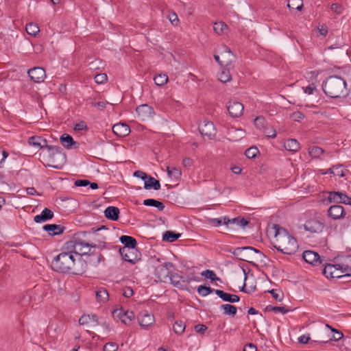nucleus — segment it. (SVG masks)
Returning <instances> with one entry per match:
<instances>
[{
	"instance_id": "nucleus-1",
	"label": "nucleus",
	"mask_w": 351,
	"mask_h": 351,
	"mask_svg": "<svg viewBox=\"0 0 351 351\" xmlns=\"http://www.w3.org/2000/svg\"><path fill=\"white\" fill-rule=\"evenodd\" d=\"M51 266L59 273L82 275L86 271L87 264L80 258L75 262L73 254L61 252L53 259Z\"/></svg>"
},
{
	"instance_id": "nucleus-2",
	"label": "nucleus",
	"mask_w": 351,
	"mask_h": 351,
	"mask_svg": "<svg viewBox=\"0 0 351 351\" xmlns=\"http://www.w3.org/2000/svg\"><path fill=\"white\" fill-rule=\"evenodd\" d=\"M272 228L274 230V247L285 254H294L299 247L297 240L285 228L278 224H274Z\"/></svg>"
},
{
	"instance_id": "nucleus-3",
	"label": "nucleus",
	"mask_w": 351,
	"mask_h": 351,
	"mask_svg": "<svg viewBox=\"0 0 351 351\" xmlns=\"http://www.w3.org/2000/svg\"><path fill=\"white\" fill-rule=\"evenodd\" d=\"M322 88L324 93L332 98L346 97L348 94L346 81L337 75L328 77L324 82Z\"/></svg>"
},
{
	"instance_id": "nucleus-4",
	"label": "nucleus",
	"mask_w": 351,
	"mask_h": 351,
	"mask_svg": "<svg viewBox=\"0 0 351 351\" xmlns=\"http://www.w3.org/2000/svg\"><path fill=\"white\" fill-rule=\"evenodd\" d=\"M48 154L45 159V166L60 169L66 161V156L62 149L59 146L49 145L47 147Z\"/></svg>"
},
{
	"instance_id": "nucleus-5",
	"label": "nucleus",
	"mask_w": 351,
	"mask_h": 351,
	"mask_svg": "<svg viewBox=\"0 0 351 351\" xmlns=\"http://www.w3.org/2000/svg\"><path fill=\"white\" fill-rule=\"evenodd\" d=\"M232 254L237 259L248 263L253 260L263 261V258L266 257L260 250L251 246L237 247Z\"/></svg>"
},
{
	"instance_id": "nucleus-6",
	"label": "nucleus",
	"mask_w": 351,
	"mask_h": 351,
	"mask_svg": "<svg viewBox=\"0 0 351 351\" xmlns=\"http://www.w3.org/2000/svg\"><path fill=\"white\" fill-rule=\"evenodd\" d=\"M86 235V232H77L74 234L73 240L69 241L64 244L62 250H64L63 253H69V254H75L77 256L80 255V251L76 250L77 245H80L82 247H96V244L93 243L86 242L83 240Z\"/></svg>"
},
{
	"instance_id": "nucleus-7",
	"label": "nucleus",
	"mask_w": 351,
	"mask_h": 351,
	"mask_svg": "<svg viewBox=\"0 0 351 351\" xmlns=\"http://www.w3.org/2000/svg\"><path fill=\"white\" fill-rule=\"evenodd\" d=\"M169 280H171V283L178 289L181 290H189V284L192 280H197V278L196 277H187L185 278L181 275H179L177 273L171 272Z\"/></svg>"
},
{
	"instance_id": "nucleus-8",
	"label": "nucleus",
	"mask_w": 351,
	"mask_h": 351,
	"mask_svg": "<svg viewBox=\"0 0 351 351\" xmlns=\"http://www.w3.org/2000/svg\"><path fill=\"white\" fill-rule=\"evenodd\" d=\"M119 252L125 261L131 264H135L141 260V254L138 250L119 248Z\"/></svg>"
},
{
	"instance_id": "nucleus-9",
	"label": "nucleus",
	"mask_w": 351,
	"mask_h": 351,
	"mask_svg": "<svg viewBox=\"0 0 351 351\" xmlns=\"http://www.w3.org/2000/svg\"><path fill=\"white\" fill-rule=\"evenodd\" d=\"M328 49L332 50L330 56L334 58L341 59L346 58L348 56L349 48L348 45L335 44L328 47Z\"/></svg>"
},
{
	"instance_id": "nucleus-10",
	"label": "nucleus",
	"mask_w": 351,
	"mask_h": 351,
	"mask_svg": "<svg viewBox=\"0 0 351 351\" xmlns=\"http://www.w3.org/2000/svg\"><path fill=\"white\" fill-rule=\"evenodd\" d=\"M171 267H173V264L169 262L159 265L155 268V275L160 281H165L171 274L170 271Z\"/></svg>"
},
{
	"instance_id": "nucleus-11",
	"label": "nucleus",
	"mask_w": 351,
	"mask_h": 351,
	"mask_svg": "<svg viewBox=\"0 0 351 351\" xmlns=\"http://www.w3.org/2000/svg\"><path fill=\"white\" fill-rule=\"evenodd\" d=\"M200 134L208 137V139H212L216 134V130L213 122L208 121H204L203 123H200L198 127Z\"/></svg>"
},
{
	"instance_id": "nucleus-12",
	"label": "nucleus",
	"mask_w": 351,
	"mask_h": 351,
	"mask_svg": "<svg viewBox=\"0 0 351 351\" xmlns=\"http://www.w3.org/2000/svg\"><path fill=\"white\" fill-rule=\"evenodd\" d=\"M304 226L307 231L313 233H320L323 231L325 224L317 219H311L307 221Z\"/></svg>"
},
{
	"instance_id": "nucleus-13",
	"label": "nucleus",
	"mask_w": 351,
	"mask_h": 351,
	"mask_svg": "<svg viewBox=\"0 0 351 351\" xmlns=\"http://www.w3.org/2000/svg\"><path fill=\"white\" fill-rule=\"evenodd\" d=\"M349 196L347 194L340 192V191H331L329 192L328 196V201L330 203L335 202L337 204H347V202L348 201Z\"/></svg>"
},
{
	"instance_id": "nucleus-14",
	"label": "nucleus",
	"mask_w": 351,
	"mask_h": 351,
	"mask_svg": "<svg viewBox=\"0 0 351 351\" xmlns=\"http://www.w3.org/2000/svg\"><path fill=\"white\" fill-rule=\"evenodd\" d=\"M328 216L334 220L343 219L346 215L344 208L339 205L335 204L331 206L328 210Z\"/></svg>"
},
{
	"instance_id": "nucleus-15",
	"label": "nucleus",
	"mask_w": 351,
	"mask_h": 351,
	"mask_svg": "<svg viewBox=\"0 0 351 351\" xmlns=\"http://www.w3.org/2000/svg\"><path fill=\"white\" fill-rule=\"evenodd\" d=\"M28 75L32 81L36 83L43 82L46 77V73L41 67H34L28 71Z\"/></svg>"
},
{
	"instance_id": "nucleus-16",
	"label": "nucleus",
	"mask_w": 351,
	"mask_h": 351,
	"mask_svg": "<svg viewBox=\"0 0 351 351\" xmlns=\"http://www.w3.org/2000/svg\"><path fill=\"white\" fill-rule=\"evenodd\" d=\"M112 314L114 316H117L125 324H129L135 317L133 311H124L122 308L114 310Z\"/></svg>"
},
{
	"instance_id": "nucleus-17",
	"label": "nucleus",
	"mask_w": 351,
	"mask_h": 351,
	"mask_svg": "<svg viewBox=\"0 0 351 351\" xmlns=\"http://www.w3.org/2000/svg\"><path fill=\"white\" fill-rule=\"evenodd\" d=\"M302 258L306 263L311 265L323 264V260L321 259L319 254L313 251L306 250L304 252Z\"/></svg>"
},
{
	"instance_id": "nucleus-18",
	"label": "nucleus",
	"mask_w": 351,
	"mask_h": 351,
	"mask_svg": "<svg viewBox=\"0 0 351 351\" xmlns=\"http://www.w3.org/2000/svg\"><path fill=\"white\" fill-rule=\"evenodd\" d=\"M324 265L323 274L327 278H341L339 271L340 270L337 265L322 264Z\"/></svg>"
},
{
	"instance_id": "nucleus-19",
	"label": "nucleus",
	"mask_w": 351,
	"mask_h": 351,
	"mask_svg": "<svg viewBox=\"0 0 351 351\" xmlns=\"http://www.w3.org/2000/svg\"><path fill=\"white\" fill-rule=\"evenodd\" d=\"M229 114L232 117H240L243 112V105L239 101H229V105L227 106Z\"/></svg>"
},
{
	"instance_id": "nucleus-20",
	"label": "nucleus",
	"mask_w": 351,
	"mask_h": 351,
	"mask_svg": "<svg viewBox=\"0 0 351 351\" xmlns=\"http://www.w3.org/2000/svg\"><path fill=\"white\" fill-rule=\"evenodd\" d=\"M137 319L139 325L143 328L148 327L154 322V315L147 311L140 313L137 316Z\"/></svg>"
},
{
	"instance_id": "nucleus-21",
	"label": "nucleus",
	"mask_w": 351,
	"mask_h": 351,
	"mask_svg": "<svg viewBox=\"0 0 351 351\" xmlns=\"http://www.w3.org/2000/svg\"><path fill=\"white\" fill-rule=\"evenodd\" d=\"M119 241L124 245L122 248L129 249V250H137V241L136 240L131 236L128 235H122L119 237ZM118 246H115V248H117ZM119 248H121L119 247Z\"/></svg>"
},
{
	"instance_id": "nucleus-22",
	"label": "nucleus",
	"mask_w": 351,
	"mask_h": 351,
	"mask_svg": "<svg viewBox=\"0 0 351 351\" xmlns=\"http://www.w3.org/2000/svg\"><path fill=\"white\" fill-rule=\"evenodd\" d=\"M112 131L117 136L125 137L130 134V128L126 123H119L113 125Z\"/></svg>"
},
{
	"instance_id": "nucleus-23",
	"label": "nucleus",
	"mask_w": 351,
	"mask_h": 351,
	"mask_svg": "<svg viewBox=\"0 0 351 351\" xmlns=\"http://www.w3.org/2000/svg\"><path fill=\"white\" fill-rule=\"evenodd\" d=\"M223 223L228 228L231 224H237L242 228L245 227L250 223V221L244 217H237L233 219H229L228 217H223Z\"/></svg>"
},
{
	"instance_id": "nucleus-24",
	"label": "nucleus",
	"mask_w": 351,
	"mask_h": 351,
	"mask_svg": "<svg viewBox=\"0 0 351 351\" xmlns=\"http://www.w3.org/2000/svg\"><path fill=\"white\" fill-rule=\"evenodd\" d=\"M43 229L47 232L50 236H56L62 234L65 230V227L57 224H46Z\"/></svg>"
},
{
	"instance_id": "nucleus-25",
	"label": "nucleus",
	"mask_w": 351,
	"mask_h": 351,
	"mask_svg": "<svg viewBox=\"0 0 351 351\" xmlns=\"http://www.w3.org/2000/svg\"><path fill=\"white\" fill-rule=\"evenodd\" d=\"M220 53L223 59L222 60L223 61L224 66H230L232 64L234 56L230 49L226 45H223L221 48Z\"/></svg>"
},
{
	"instance_id": "nucleus-26",
	"label": "nucleus",
	"mask_w": 351,
	"mask_h": 351,
	"mask_svg": "<svg viewBox=\"0 0 351 351\" xmlns=\"http://www.w3.org/2000/svg\"><path fill=\"white\" fill-rule=\"evenodd\" d=\"M215 293L224 302L235 303L238 302L240 300L238 295L226 293L222 290L217 289L215 291Z\"/></svg>"
},
{
	"instance_id": "nucleus-27",
	"label": "nucleus",
	"mask_w": 351,
	"mask_h": 351,
	"mask_svg": "<svg viewBox=\"0 0 351 351\" xmlns=\"http://www.w3.org/2000/svg\"><path fill=\"white\" fill-rule=\"evenodd\" d=\"M138 116H141L142 119L152 117L154 114V110L152 107L147 104H143L138 106L136 109Z\"/></svg>"
},
{
	"instance_id": "nucleus-28",
	"label": "nucleus",
	"mask_w": 351,
	"mask_h": 351,
	"mask_svg": "<svg viewBox=\"0 0 351 351\" xmlns=\"http://www.w3.org/2000/svg\"><path fill=\"white\" fill-rule=\"evenodd\" d=\"M120 210L116 206H110L104 210V216L108 219L117 221L119 218Z\"/></svg>"
},
{
	"instance_id": "nucleus-29",
	"label": "nucleus",
	"mask_w": 351,
	"mask_h": 351,
	"mask_svg": "<svg viewBox=\"0 0 351 351\" xmlns=\"http://www.w3.org/2000/svg\"><path fill=\"white\" fill-rule=\"evenodd\" d=\"M28 143L30 145L39 147L40 149H47L49 146L46 139L38 136H33L29 138Z\"/></svg>"
},
{
	"instance_id": "nucleus-30",
	"label": "nucleus",
	"mask_w": 351,
	"mask_h": 351,
	"mask_svg": "<svg viewBox=\"0 0 351 351\" xmlns=\"http://www.w3.org/2000/svg\"><path fill=\"white\" fill-rule=\"evenodd\" d=\"M53 217V213L49 208H45L40 215L34 217V220L36 223H42L51 219Z\"/></svg>"
},
{
	"instance_id": "nucleus-31",
	"label": "nucleus",
	"mask_w": 351,
	"mask_h": 351,
	"mask_svg": "<svg viewBox=\"0 0 351 351\" xmlns=\"http://www.w3.org/2000/svg\"><path fill=\"white\" fill-rule=\"evenodd\" d=\"M60 141L61 144L66 149H71L72 146L78 144L73 140V137L71 135L67 134H63L60 136Z\"/></svg>"
},
{
	"instance_id": "nucleus-32",
	"label": "nucleus",
	"mask_w": 351,
	"mask_h": 351,
	"mask_svg": "<svg viewBox=\"0 0 351 351\" xmlns=\"http://www.w3.org/2000/svg\"><path fill=\"white\" fill-rule=\"evenodd\" d=\"M144 188L146 190L149 189H154V190H159L160 188V184L159 180H156L154 178L152 177L151 176L148 175L147 180H145Z\"/></svg>"
},
{
	"instance_id": "nucleus-33",
	"label": "nucleus",
	"mask_w": 351,
	"mask_h": 351,
	"mask_svg": "<svg viewBox=\"0 0 351 351\" xmlns=\"http://www.w3.org/2000/svg\"><path fill=\"white\" fill-rule=\"evenodd\" d=\"M284 147L291 152H296L300 148V143L297 140L289 138L284 143Z\"/></svg>"
},
{
	"instance_id": "nucleus-34",
	"label": "nucleus",
	"mask_w": 351,
	"mask_h": 351,
	"mask_svg": "<svg viewBox=\"0 0 351 351\" xmlns=\"http://www.w3.org/2000/svg\"><path fill=\"white\" fill-rule=\"evenodd\" d=\"M181 237L180 233H178L173 231L167 230L162 234V241L167 242H174Z\"/></svg>"
},
{
	"instance_id": "nucleus-35",
	"label": "nucleus",
	"mask_w": 351,
	"mask_h": 351,
	"mask_svg": "<svg viewBox=\"0 0 351 351\" xmlns=\"http://www.w3.org/2000/svg\"><path fill=\"white\" fill-rule=\"evenodd\" d=\"M220 308L223 311V313L225 315H228L231 317H234L237 312V308L230 304H222Z\"/></svg>"
},
{
	"instance_id": "nucleus-36",
	"label": "nucleus",
	"mask_w": 351,
	"mask_h": 351,
	"mask_svg": "<svg viewBox=\"0 0 351 351\" xmlns=\"http://www.w3.org/2000/svg\"><path fill=\"white\" fill-rule=\"evenodd\" d=\"M143 204L147 206H154L157 208L159 210H162L165 208V205L162 202L154 199H147L143 201Z\"/></svg>"
},
{
	"instance_id": "nucleus-37",
	"label": "nucleus",
	"mask_w": 351,
	"mask_h": 351,
	"mask_svg": "<svg viewBox=\"0 0 351 351\" xmlns=\"http://www.w3.org/2000/svg\"><path fill=\"white\" fill-rule=\"evenodd\" d=\"M109 295L104 288H99L96 291V299L97 302L104 303L108 300Z\"/></svg>"
},
{
	"instance_id": "nucleus-38",
	"label": "nucleus",
	"mask_w": 351,
	"mask_h": 351,
	"mask_svg": "<svg viewBox=\"0 0 351 351\" xmlns=\"http://www.w3.org/2000/svg\"><path fill=\"white\" fill-rule=\"evenodd\" d=\"M25 30L29 35L33 36H36L40 32L38 25L32 22L26 25Z\"/></svg>"
},
{
	"instance_id": "nucleus-39",
	"label": "nucleus",
	"mask_w": 351,
	"mask_h": 351,
	"mask_svg": "<svg viewBox=\"0 0 351 351\" xmlns=\"http://www.w3.org/2000/svg\"><path fill=\"white\" fill-rule=\"evenodd\" d=\"M324 153V150L317 146H312L308 148V154L312 158H319Z\"/></svg>"
},
{
	"instance_id": "nucleus-40",
	"label": "nucleus",
	"mask_w": 351,
	"mask_h": 351,
	"mask_svg": "<svg viewBox=\"0 0 351 351\" xmlns=\"http://www.w3.org/2000/svg\"><path fill=\"white\" fill-rule=\"evenodd\" d=\"M287 6L289 9L302 10L303 8L302 0H288Z\"/></svg>"
},
{
	"instance_id": "nucleus-41",
	"label": "nucleus",
	"mask_w": 351,
	"mask_h": 351,
	"mask_svg": "<svg viewBox=\"0 0 351 351\" xmlns=\"http://www.w3.org/2000/svg\"><path fill=\"white\" fill-rule=\"evenodd\" d=\"M185 328L186 325L184 322L181 320L176 321L173 326V331L178 335L182 334L185 330Z\"/></svg>"
},
{
	"instance_id": "nucleus-42",
	"label": "nucleus",
	"mask_w": 351,
	"mask_h": 351,
	"mask_svg": "<svg viewBox=\"0 0 351 351\" xmlns=\"http://www.w3.org/2000/svg\"><path fill=\"white\" fill-rule=\"evenodd\" d=\"M216 289H212L210 286L200 285L197 287V292L202 296H206L208 294L215 292Z\"/></svg>"
},
{
	"instance_id": "nucleus-43",
	"label": "nucleus",
	"mask_w": 351,
	"mask_h": 351,
	"mask_svg": "<svg viewBox=\"0 0 351 351\" xmlns=\"http://www.w3.org/2000/svg\"><path fill=\"white\" fill-rule=\"evenodd\" d=\"M227 29V25L223 21L215 22L213 25V29L217 34H223L224 30Z\"/></svg>"
},
{
	"instance_id": "nucleus-44",
	"label": "nucleus",
	"mask_w": 351,
	"mask_h": 351,
	"mask_svg": "<svg viewBox=\"0 0 351 351\" xmlns=\"http://www.w3.org/2000/svg\"><path fill=\"white\" fill-rule=\"evenodd\" d=\"M201 275L202 276H204L206 278L210 279L212 282L213 281H220L221 279L217 277L215 274V273L213 270L206 269L204 271Z\"/></svg>"
},
{
	"instance_id": "nucleus-45",
	"label": "nucleus",
	"mask_w": 351,
	"mask_h": 351,
	"mask_svg": "<svg viewBox=\"0 0 351 351\" xmlns=\"http://www.w3.org/2000/svg\"><path fill=\"white\" fill-rule=\"evenodd\" d=\"M341 273H344L343 275H341V278L351 276V266L345 264H337Z\"/></svg>"
},
{
	"instance_id": "nucleus-46",
	"label": "nucleus",
	"mask_w": 351,
	"mask_h": 351,
	"mask_svg": "<svg viewBox=\"0 0 351 351\" xmlns=\"http://www.w3.org/2000/svg\"><path fill=\"white\" fill-rule=\"evenodd\" d=\"M154 80L157 86H162L168 82V76L166 74H160L156 75Z\"/></svg>"
},
{
	"instance_id": "nucleus-47",
	"label": "nucleus",
	"mask_w": 351,
	"mask_h": 351,
	"mask_svg": "<svg viewBox=\"0 0 351 351\" xmlns=\"http://www.w3.org/2000/svg\"><path fill=\"white\" fill-rule=\"evenodd\" d=\"M167 173L170 178H174L176 179H178L181 176V171L180 169L176 167H167Z\"/></svg>"
},
{
	"instance_id": "nucleus-48",
	"label": "nucleus",
	"mask_w": 351,
	"mask_h": 351,
	"mask_svg": "<svg viewBox=\"0 0 351 351\" xmlns=\"http://www.w3.org/2000/svg\"><path fill=\"white\" fill-rule=\"evenodd\" d=\"M259 154V150L256 147H251L245 152V155L248 158H254Z\"/></svg>"
},
{
	"instance_id": "nucleus-49",
	"label": "nucleus",
	"mask_w": 351,
	"mask_h": 351,
	"mask_svg": "<svg viewBox=\"0 0 351 351\" xmlns=\"http://www.w3.org/2000/svg\"><path fill=\"white\" fill-rule=\"evenodd\" d=\"M218 79L223 83H226L231 80V75L229 71H223L219 74Z\"/></svg>"
},
{
	"instance_id": "nucleus-50",
	"label": "nucleus",
	"mask_w": 351,
	"mask_h": 351,
	"mask_svg": "<svg viewBox=\"0 0 351 351\" xmlns=\"http://www.w3.org/2000/svg\"><path fill=\"white\" fill-rule=\"evenodd\" d=\"M265 122V119L262 116L257 117L254 121V125L259 129H264L266 127Z\"/></svg>"
},
{
	"instance_id": "nucleus-51",
	"label": "nucleus",
	"mask_w": 351,
	"mask_h": 351,
	"mask_svg": "<svg viewBox=\"0 0 351 351\" xmlns=\"http://www.w3.org/2000/svg\"><path fill=\"white\" fill-rule=\"evenodd\" d=\"M263 132L267 137L269 138H275L276 136V130L274 128H268L265 127L263 129Z\"/></svg>"
},
{
	"instance_id": "nucleus-52",
	"label": "nucleus",
	"mask_w": 351,
	"mask_h": 351,
	"mask_svg": "<svg viewBox=\"0 0 351 351\" xmlns=\"http://www.w3.org/2000/svg\"><path fill=\"white\" fill-rule=\"evenodd\" d=\"M269 293H271V295H272V297L277 301H282V299H283V293L280 291H279L278 293H277V290L276 289H271L270 291H268Z\"/></svg>"
},
{
	"instance_id": "nucleus-53",
	"label": "nucleus",
	"mask_w": 351,
	"mask_h": 351,
	"mask_svg": "<svg viewBox=\"0 0 351 351\" xmlns=\"http://www.w3.org/2000/svg\"><path fill=\"white\" fill-rule=\"evenodd\" d=\"M118 345L114 342H108L104 347V351H117Z\"/></svg>"
},
{
	"instance_id": "nucleus-54",
	"label": "nucleus",
	"mask_w": 351,
	"mask_h": 351,
	"mask_svg": "<svg viewBox=\"0 0 351 351\" xmlns=\"http://www.w3.org/2000/svg\"><path fill=\"white\" fill-rule=\"evenodd\" d=\"M108 80L107 75L106 73H99L95 75V81L97 84H103Z\"/></svg>"
},
{
	"instance_id": "nucleus-55",
	"label": "nucleus",
	"mask_w": 351,
	"mask_h": 351,
	"mask_svg": "<svg viewBox=\"0 0 351 351\" xmlns=\"http://www.w3.org/2000/svg\"><path fill=\"white\" fill-rule=\"evenodd\" d=\"M291 118L295 121H300L304 118V115L300 111H296L291 114Z\"/></svg>"
},
{
	"instance_id": "nucleus-56",
	"label": "nucleus",
	"mask_w": 351,
	"mask_h": 351,
	"mask_svg": "<svg viewBox=\"0 0 351 351\" xmlns=\"http://www.w3.org/2000/svg\"><path fill=\"white\" fill-rule=\"evenodd\" d=\"M73 128L75 131H87L88 130L86 123L84 121H82L80 123H76Z\"/></svg>"
},
{
	"instance_id": "nucleus-57",
	"label": "nucleus",
	"mask_w": 351,
	"mask_h": 351,
	"mask_svg": "<svg viewBox=\"0 0 351 351\" xmlns=\"http://www.w3.org/2000/svg\"><path fill=\"white\" fill-rule=\"evenodd\" d=\"M167 17H168L169 20L170 21V22L172 23V25H177L178 24L179 19H178V15L176 14V13L175 12H172L169 13Z\"/></svg>"
},
{
	"instance_id": "nucleus-58",
	"label": "nucleus",
	"mask_w": 351,
	"mask_h": 351,
	"mask_svg": "<svg viewBox=\"0 0 351 351\" xmlns=\"http://www.w3.org/2000/svg\"><path fill=\"white\" fill-rule=\"evenodd\" d=\"M311 338L308 335H302L298 338V342L302 344H305L310 342L311 344H313L316 342V341H310Z\"/></svg>"
},
{
	"instance_id": "nucleus-59",
	"label": "nucleus",
	"mask_w": 351,
	"mask_h": 351,
	"mask_svg": "<svg viewBox=\"0 0 351 351\" xmlns=\"http://www.w3.org/2000/svg\"><path fill=\"white\" fill-rule=\"evenodd\" d=\"M134 176L142 179L143 180H144L145 182V180H147V178H148V175L146 173H145L142 171H140V170L135 171L134 173Z\"/></svg>"
},
{
	"instance_id": "nucleus-60",
	"label": "nucleus",
	"mask_w": 351,
	"mask_h": 351,
	"mask_svg": "<svg viewBox=\"0 0 351 351\" xmlns=\"http://www.w3.org/2000/svg\"><path fill=\"white\" fill-rule=\"evenodd\" d=\"M327 326L329 327L330 328H331L332 330L334 332L333 339L335 341H339L341 338H343V333L341 332H340V331H339L337 330L333 329L332 327L329 326L328 325H327Z\"/></svg>"
},
{
	"instance_id": "nucleus-61",
	"label": "nucleus",
	"mask_w": 351,
	"mask_h": 351,
	"mask_svg": "<svg viewBox=\"0 0 351 351\" xmlns=\"http://www.w3.org/2000/svg\"><path fill=\"white\" fill-rule=\"evenodd\" d=\"M291 311V310L290 308H287L285 306H275L274 308L275 313H281L282 314H285Z\"/></svg>"
},
{
	"instance_id": "nucleus-62",
	"label": "nucleus",
	"mask_w": 351,
	"mask_h": 351,
	"mask_svg": "<svg viewBox=\"0 0 351 351\" xmlns=\"http://www.w3.org/2000/svg\"><path fill=\"white\" fill-rule=\"evenodd\" d=\"M195 330L199 334H204V332L207 330V326L204 324H197L195 326Z\"/></svg>"
},
{
	"instance_id": "nucleus-63",
	"label": "nucleus",
	"mask_w": 351,
	"mask_h": 351,
	"mask_svg": "<svg viewBox=\"0 0 351 351\" xmlns=\"http://www.w3.org/2000/svg\"><path fill=\"white\" fill-rule=\"evenodd\" d=\"M90 322V315H84L79 319V324L80 325H84Z\"/></svg>"
},
{
	"instance_id": "nucleus-64",
	"label": "nucleus",
	"mask_w": 351,
	"mask_h": 351,
	"mask_svg": "<svg viewBox=\"0 0 351 351\" xmlns=\"http://www.w3.org/2000/svg\"><path fill=\"white\" fill-rule=\"evenodd\" d=\"M90 184V182L88 180H77L75 181V185L76 186H86Z\"/></svg>"
}]
</instances>
